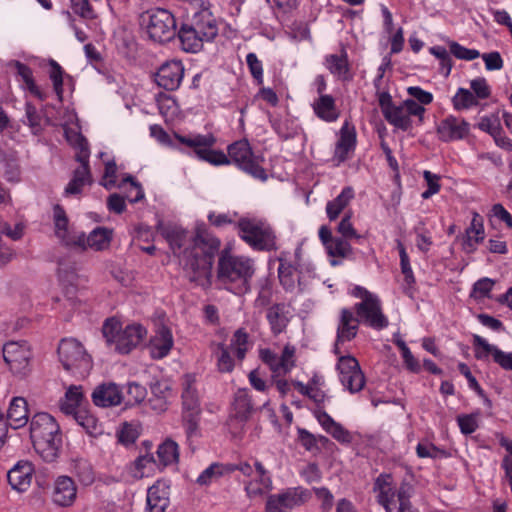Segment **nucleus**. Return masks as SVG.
Returning a JSON list of instances; mask_svg holds the SVG:
<instances>
[{
	"label": "nucleus",
	"mask_w": 512,
	"mask_h": 512,
	"mask_svg": "<svg viewBox=\"0 0 512 512\" xmlns=\"http://www.w3.org/2000/svg\"><path fill=\"white\" fill-rule=\"evenodd\" d=\"M157 229L179 257L190 280L198 281L210 274L214 255L221 244L218 238L209 234L205 228H198L190 243L191 237L181 226L159 222Z\"/></svg>",
	"instance_id": "nucleus-1"
},
{
	"label": "nucleus",
	"mask_w": 512,
	"mask_h": 512,
	"mask_svg": "<svg viewBox=\"0 0 512 512\" xmlns=\"http://www.w3.org/2000/svg\"><path fill=\"white\" fill-rule=\"evenodd\" d=\"M174 138L179 144L190 148L198 160L213 166H224L234 163L241 170L256 179L265 181L267 178L266 172L262 167V156L255 155L249 142L245 139L229 145L228 155H226L223 151L214 149L216 137L211 133H190L187 135L176 133Z\"/></svg>",
	"instance_id": "nucleus-2"
},
{
	"label": "nucleus",
	"mask_w": 512,
	"mask_h": 512,
	"mask_svg": "<svg viewBox=\"0 0 512 512\" xmlns=\"http://www.w3.org/2000/svg\"><path fill=\"white\" fill-rule=\"evenodd\" d=\"M188 20L184 23L178 37L185 52L197 53L205 42H211L218 34V22L211 12L208 0H183Z\"/></svg>",
	"instance_id": "nucleus-3"
},
{
	"label": "nucleus",
	"mask_w": 512,
	"mask_h": 512,
	"mask_svg": "<svg viewBox=\"0 0 512 512\" xmlns=\"http://www.w3.org/2000/svg\"><path fill=\"white\" fill-rule=\"evenodd\" d=\"M30 437L36 452L47 462L54 461L62 446L59 424L48 413L35 414L30 421Z\"/></svg>",
	"instance_id": "nucleus-4"
},
{
	"label": "nucleus",
	"mask_w": 512,
	"mask_h": 512,
	"mask_svg": "<svg viewBox=\"0 0 512 512\" xmlns=\"http://www.w3.org/2000/svg\"><path fill=\"white\" fill-rule=\"evenodd\" d=\"M255 272L254 262L246 256L222 252L218 262V278L236 294L246 293Z\"/></svg>",
	"instance_id": "nucleus-5"
},
{
	"label": "nucleus",
	"mask_w": 512,
	"mask_h": 512,
	"mask_svg": "<svg viewBox=\"0 0 512 512\" xmlns=\"http://www.w3.org/2000/svg\"><path fill=\"white\" fill-rule=\"evenodd\" d=\"M377 98L381 112L386 121L397 129L407 131L412 127V118L423 121L425 107L418 105L414 100H404L395 104L388 92H377Z\"/></svg>",
	"instance_id": "nucleus-6"
},
{
	"label": "nucleus",
	"mask_w": 512,
	"mask_h": 512,
	"mask_svg": "<svg viewBox=\"0 0 512 512\" xmlns=\"http://www.w3.org/2000/svg\"><path fill=\"white\" fill-rule=\"evenodd\" d=\"M374 489L378 493V502L386 512H418L410 502L414 489L409 483L403 482L396 488L390 475H380Z\"/></svg>",
	"instance_id": "nucleus-7"
},
{
	"label": "nucleus",
	"mask_w": 512,
	"mask_h": 512,
	"mask_svg": "<svg viewBox=\"0 0 512 512\" xmlns=\"http://www.w3.org/2000/svg\"><path fill=\"white\" fill-rule=\"evenodd\" d=\"M102 333L109 346L120 354H128L145 339L147 329L139 323L122 328L118 320L110 318L104 322Z\"/></svg>",
	"instance_id": "nucleus-8"
},
{
	"label": "nucleus",
	"mask_w": 512,
	"mask_h": 512,
	"mask_svg": "<svg viewBox=\"0 0 512 512\" xmlns=\"http://www.w3.org/2000/svg\"><path fill=\"white\" fill-rule=\"evenodd\" d=\"M239 471L240 482L248 499L253 500L269 494L273 490V480L270 472L263 464L255 460L253 464L241 461L232 467Z\"/></svg>",
	"instance_id": "nucleus-9"
},
{
	"label": "nucleus",
	"mask_w": 512,
	"mask_h": 512,
	"mask_svg": "<svg viewBox=\"0 0 512 512\" xmlns=\"http://www.w3.org/2000/svg\"><path fill=\"white\" fill-rule=\"evenodd\" d=\"M195 382V376L187 374L182 383V425L189 442L201 436L199 427L201 407Z\"/></svg>",
	"instance_id": "nucleus-10"
},
{
	"label": "nucleus",
	"mask_w": 512,
	"mask_h": 512,
	"mask_svg": "<svg viewBox=\"0 0 512 512\" xmlns=\"http://www.w3.org/2000/svg\"><path fill=\"white\" fill-rule=\"evenodd\" d=\"M67 141L76 149V160L80 166L74 171L73 178L67 184L65 193L67 195H77L81 193L83 187L91 182L89 170L90 151L87 140L74 130H65Z\"/></svg>",
	"instance_id": "nucleus-11"
},
{
	"label": "nucleus",
	"mask_w": 512,
	"mask_h": 512,
	"mask_svg": "<svg viewBox=\"0 0 512 512\" xmlns=\"http://www.w3.org/2000/svg\"><path fill=\"white\" fill-rule=\"evenodd\" d=\"M140 24L155 42L171 40L176 33L174 15L164 8H151L140 15Z\"/></svg>",
	"instance_id": "nucleus-12"
},
{
	"label": "nucleus",
	"mask_w": 512,
	"mask_h": 512,
	"mask_svg": "<svg viewBox=\"0 0 512 512\" xmlns=\"http://www.w3.org/2000/svg\"><path fill=\"white\" fill-rule=\"evenodd\" d=\"M58 356L64 369L76 377L84 378L92 369L90 355L76 339H63L58 346Z\"/></svg>",
	"instance_id": "nucleus-13"
},
{
	"label": "nucleus",
	"mask_w": 512,
	"mask_h": 512,
	"mask_svg": "<svg viewBox=\"0 0 512 512\" xmlns=\"http://www.w3.org/2000/svg\"><path fill=\"white\" fill-rule=\"evenodd\" d=\"M240 237L253 249L270 251L276 248V236L270 224L260 218H242L238 222Z\"/></svg>",
	"instance_id": "nucleus-14"
},
{
	"label": "nucleus",
	"mask_w": 512,
	"mask_h": 512,
	"mask_svg": "<svg viewBox=\"0 0 512 512\" xmlns=\"http://www.w3.org/2000/svg\"><path fill=\"white\" fill-rule=\"evenodd\" d=\"M352 295L362 300L355 306L360 322L377 330L388 326V319L382 313L380 300L375 294L356 286L352 290Z\"/></svg>",
	"instance_id": "nucleus-15"
},
{
	"label": "nucleus",
	"mask_w": 512,
	"mask_h": 512,
	"mask_svg": "<svg viewBox=\"0 0 512 512\" xmlns=\"http://www.w3.org/2000/svg\"><path fill=\"white\" fill-rule=\"evenodd\" d=\"M3 358L14 374H25L31 360V348L27 341H8L3 345Z\"/></svg>",
	"instance_id": "nucleus-16"
},
{
	"label": "nucleus",
	"mask_w": 512,
	"mask_h": 512,
	"mask_svg": "<svg viewBox=\"0 0 512 512\" xmlns=\"http://www.w3.org/2000/svg\"><path fill=\"white\" fill-rule=\"evenodd\" d=\"M339 380L345 390L354 394L361 391L365 385V376L356 358L347 355L340 356L337 363Z\"/></svg>",
	"instance_id": "nucleus-17"
},
{
	"label": "nucleus",
	"mask_w": 512,
	"mask_h": 512,
	"mask_svg": "<svg viewBox=\"0 0 512 512\" xmlns=\"http://www.w3.org/2000/svg\"><path fill=\"white\" fill-rule=\"evenodd\" d=\"M472 343L476 359L485 361L492 358L502 369L512 371V352H505L476 334L473 335Z\"/></svg>",
	"instance_id": "nucleus-18"
},
{
	"label": "nucleus",
	"mask_w": 512,
	"mask_h": 512,
	"mask_svg": "<svg viewBox=\"0 0 512 512\" xmlns=\"http://www.w3.org/2000/svg\"><path fill=\"white\" fill-rule=\"evenodd\" d=\"M295 347L286 345L279 356L270 349L260 350L261 360L269 366L273 377L286 375L295 366Z\"/></svg>",
	"instance_id": "nucleus-19"
},
{
	"label": "nucleus",
	"mask_w": 512,
	"mask_h": 512,
	"mask_svg": "<svg viewBox=\"0 0 512 512\" xmlns=\"http://www.w3.org/2000/svg\"><path fill=\"white\" fill-rule=\"evenodd\" d=\"M295 347L286 345L279 356L270 349L260 350L261 360L269 366L273 377L286 375L295 366Z\"/></svg>",
	"instance_id": "nucleus-20"
},
{
	"label": "nucleus",
	"mask_w": 512,
	"mask_h": 512,
	"mask_svg": "<svg viewBox=\"0 0 512 512\" xmlns=\"http://www.w3.org/2000/svg\"><path fill=\"white\" fill-rule=\"evenodd\" d=\"M183 76L184 67L182 62L170 60L159 67L155 75V81L160 87L173 91L180 86Z\"/></svg>",
	"instance_id": "nucleus-21"
},
{
	"label": "nucleus",
	"mask_w": 512,
	"mask_h": 512,
	"mask_svg": "<svg viewBox=\"0 0 512 512\" xmlns=\"http://www.w3.org/2000/svg\"><path fill=\"white\" fill-rule=\"evenodd\" d=\"M470 132V124L464 119L448 116L440 121L437 126V134L444 142L464 139Z\"/></svg>",
	"instance_id": "nucleus-22"
},
{
	"label": "nucleus",
	"mask_w": 512,
	"mask_h": 512,
	"mask_svg": "<svg viewBox=\"0 0 512 512\" xmlns=\"http://www.w3.org/2000/svg\"><path fill=\"white\" fill-rule=\"evenodd\" d=\"M77 498V486L72 478L59 476L55 479L52 488V502L59 507L73 505Z\"/></svg>",
	"instance_id": "nucleus-23"
},
{
	"label": "nucleus",
	"mask_w": 512,
	"mask_h": 512,
	"mask_svg": "<svg viewBox=\"0 0 512 512\" xmlns=\"http://www.w3.org/2000/svg\"><path fill=\"white\" fill-rule=\"evenodd\" d=\"M313 415L322 429L330 434L336 441L341 444H350L352 442V434L339 422H336L326 411L317 408L313 411Z\"/></svg>",
	"instance_id": "nucleus-24"
},
{
	"label": "nucleus",
	"mask_w": 512,
	"mask_h": 512,
	"mask_svg": "<svg viewBox=\"0 0 512 512\" xmlns=\"http://www.w3.org/2000/svg\"><path fill=\"white\" fill-rule=\"evenodd\" d=\"M93 403L98 407H113L121 404L123 400V394L120 387L113 383H103L98 385L92 395Z\"/></svg>",
	"instance_id": "nucleus-25"
},
{
	"label": "nucleus",
	"mask_w": 512,
	"mask_h": 512,
	"mask_svg": "<svg viewBox=\"0 0 512 512\" xmlns=\"http://www.w3.org/2000/svg\"><path fill=\"white\" fill-rule=\"evenodd\" d=\"M112 240V230L97 227L92 230L88 236L84 233H79L75 245L83 249H92L101 251L109 247Z\"/></svg>",
	"instance_id": "nucleus-26"
},
{
	"label": "nucleus",
	"mask_w": 512,
	"mask_h": 512,
	"mask_svg": "<svg viewBox=\"0 0 512 512\" xmlns=\"http://www.w3.org/2000/svg\"><path fill=\"white\" fill-rule=\"evenodd\" d=\"M34 468L29 461H19L8 471L7 478L11 487L18 491H26L32 481Z\"/></svg>",
	"instance_id": "nucleus-27"
},
{
	"label": "nucleus",
	"mask_w": 512,
	"mask_h": 512,
	"mask_svg": "<svg viewBox=\"0 0 512 512\" xmlns=\"http://www.w3.org/2000/svg\"><path fill=\"white\" fill-rule=\"evenodd\" d=\"M174 345L172 332L166 326H160L149 342V352L152 358L162 359L166 357Z\"/></svg>",
	"instance_id": "nucleus-28"
},
{
	"label": "nucleus",
	"mask_w": 512,
	"mask_h": 512,
	"mask_svg": "<svg viewBox=\"0 0 512 512\" xmlns=\"http://www.w3.org/2000/svg\"><path fill=\"white\" fill-rule=\"evenodd\" d=\"M169 503V485L165 481H156L147 491L146 512H165Z\"/></svg>",
	"instance_id": "nucleus-29"
},
{
	"label": "nucleus",
	"mask_w": 512,
	"mask_h": 512,
	"mask_svg": "<svg viewBox=\"0 0 512 512\" xmlns=\"http://www.w3.org/2000/svg\"><path fill=\"white\" fill-rule=\"evenodd\" d=\"M53 222L56 237L66 245H75L78 234L70 227L67 215L59 205L53 207Z\"/></svg>",
	"instance_id": "nucleus-30"
},
{
	"label": "nucleus",
	"mask_w": 512,
	"mask_h": 512,
	"mask_svg": "<svg viewBox=\"0 0 512 512\" xmlns=\"http://www.w3.org/2000/svg\"><path fill=\"white\" fill-rule=\"evenodd\" d=\"M356 144L355 128L347 121L340 129V137L336 144L334 157L340 163L345 161L351 152H353Z\"/></svg>",
	"instance_id": "nucleus-31"
},
{
	"label": "nucleus",
	"mask_w": 512,
	"mask_h": 512,
	"mask_svg": "<svg viewBox=\"0 0 512 512\" xmlns=\"http://www.w3.org/2000/svg\"><path fill=\"white\" fill-rule=\"evenodd\" d=\"M29 411L26 399L14 397L9 404L7 411V423L13 429L24 427L28 423Z\"/></svg>",
	"instance_id": "nucleus-32"
},
{
	"label": "nucleus",
	"mask_w": 512,
	"mask_h": 512,
	"mask_svg": "<svg viewBox=\"0 0 512 512\" xmlns=\"http://www.w3.org/2000/svg\"><path fill=\"white\" fill-rule=\"evenodd\" d=\"M359 320L354 318L351 311L343 309L341 311V317L337 328V340L335 346V352L338 353V346L341 343L352 340L358 330Z\"/></svg>",
	"instance_id": "nucleus-33"
},
{
	"label": "nucleus",
	"mask_w": 512,
	"mask_h": 512,
	"mask_svg": "<svg viewBox=\"0 0 512 512\" xmlns=\"http://www.w3.org/2000/svg\"><path fill=\"white\" fill-rule=\"evenodd\" d=\"M472 215L470 226L466 229V235L463 241V249L467 253L474 252L477 245L481 243L485 237L482 217L477 212H473Z\"/></svg>",
	"instance_id": "nucleus-34"
},
{
	"label": "nucleus",
	"mask_w": 512,
	"mask_h": 512,
	"mask_svg": "<svg viewBox=\"0 0 512 512\" xmlns=\"http://www.w3.org/2000/svg\"><path fill=\"white\" fill-rule=\"evenodd\" d=\"M290 316V309L284 304H276L268 309L266 317L274 335H278L285 330Z\"/></svg>",
	"instance_id": "nucleus-35"
},
{
	"label": "nucleus",
	"mask_w": 512,
	"mask_h": 512,
	"mask_svg": "<svg viewBox=\"0 0 512 512\" xmlns=\"http://www.w3.org/2000/svg\"><path fill=\"white\" fill-rule=\"evenodd\" d=\"M295 263L298 268L299 292H304L309 289L315 278V269L310 261L303 258L300 248L295 250Z\"/></svg>",
	"instance_id": "nucleus-36"
},
{
	"label": "nucleus",
	"mask_w": 512,
	"mask_h": 512,
	"mask_svg": "<svg viewBox=\"0 0 512 512\" xmlns=\"http://www.w3.org/2000/svg\"><path fill=\"white\" fill-rule=\"evenodd\" d=\"M158 469V463L152 454L139 456L133 463L128 466V473L133 479H141L150 477L155 474Z\"/></svg>",
	"instance_id": "nucleus-37"
},
{
	"label": "nucleus",
	"mask_w": 512,
	"mask_h": 512,
	"mask_svg": "<svg viewBox=\"0 0 512 512\" xmlns=\"http://www.w3.org/2000/svg\"><path fill=\"white\" fill-rule=\"evenodd\" d=\"M312 108L316 116L326 122H333L339 116L335 100L330 95H319L312 103Z\"/></svg>",
	"instance_id": "nucleus-38"
},
{
	"label": "nucleus",
	"mask_w": 512,
	"mask_h": 512,
	"mask_svg": "<svg viewBox=\"0 0 512 512\" xmlns=\"http://www.w3.org/2000/svg\"><path fill=\"white\" fill-rule=\"evenodd\" d=\"M275 495L283 503L284 508L289 510L305 504L311 498L310 491L303 487L287 488Z\"/></svg>",
	"instance_id": "nucleus-39"
},
{
	"label": "nucleus",
	"mask_w": 512,
	"mask_h": 512,
	"mask_svg": "<svg viewBox=\"0 0 512 512\" xmlns=\"http://www.w3.org/2000/svg\"><path fill=\"white\" fill-rule=\"evenodd\" d=\"M83 399L84 395L82 387L71 385L67 388L64 396L60 399L59 408L64 414L71 415L80 409Z\"/></svg>",
	"instance_id": "nucleus-40"
},
{
	"label": "nucleus",
	"mask_w": 512,
	"mask_h": 512,
	"mask_svg": "<svg viewBox=\"0 0 512 512\" xmlns=\"http://www.w3.org/2000/svg\"><path fill=\"white\" fill-rule=\"evenodd\" d=\"M297 264H290L283 258H280L278 268L279 280L285 290L290 292H299V284L297 279Z\"/></svg>",
	"instance_id": "nucleus-41"
},
{
	"label": "nucleus",
	"mask_w": 512,
	"mask_h": 512,
	"mask_svg": "<svg viewBox=\"0 0 512 512\" xmlns=\"http://www.w3.org/2000/svg\"><path fill=\"white\" fill-rule=\"evenodd\" d=\"M158 466L176 465L179 461V445L171 438H166L157 448Z\"/></svg>",
	"instance_id": "nucleus-42"
},
{
	"label": "nucleus",
	"mask_w": 512,
	"mask_h": 512,
	"mask_svg": "<svg viewBox=\"0 0 512 512\" xmlns=\"http://www.w3.org/2000/svg\"><path fill=\"white\" fill-rule=\"evenodd\" d=\"M354 189L350 186L344 187L341 193L326 205V213L330 220H335L339 214L348 206L354 198Z\"/></svg>",
	"instance_id": "nucleus-43"
},
{
	"label": "nucleus",
	"mask_w": 512,
	"mask_h": 512,
	"mask_svg": "<svg viewBox=\"0 0 512 512\" xmlns=\"http://www.w3.org/2000/svg\"><path fill=\"white\" fill-rule=\"evenodd\" d=\"M327 254L331 257L330 263L332 266H337L341 263V259L348 258L352 254V247L347 240L336 237L330 240L325 247Z\"/></svg>",
	"instance_id": "nucleus-44"
},
{
	"label": "nucleus",
	"mask_w": 512,
	"mask_h": 512,
	"mask_svg": "<svg viewBox=\"0 0 512 512\" xmlns=\"http://www.w3.org/2000/svg\"><path fill=\"white\" fill-rule=\"evenodd\" d=\"M397 248L400 256L401 272L404 275L403 289L406 294L411 295V289L415 283V278L410 265L409 256L404 245L400 241L397 242Z\"/></svg>",
	"instance_id": "nucleus-45"
},
{
	"label": "nucleus",
	"mask_w": 512,
	"mask_h": 512,
	"mask_svg": "<svg viewBox=\"0 0 512 512\" xmlns=\"http://www.w3.org/2000/svg\"><path fill=\"white\" fill-rule=\"evenodd\" d=\"M233 411L235 417L240 420H245L248 418L252 411V404L247 389H239L235 393Z\"/></svg>",
	"instance_id": "nucleus-46"
},
{
	"label": "nucleus",
	"mask_w": 512,
	"mask_h": 512,
	"mask_svg": "<svg viewBox=\"0 0 512 512\" xmlns=\"http://www.w3.org/2000/svg\"><path fill=\"white\" fill-rule=\"evenodd\" d=\"M234 353L228 346L224 344H217L213 350V354L216 357L217 368L220 372H231L234 369V359L232 358Z\"/></svg>",
	"instance_id": "nucleus-47"
},
{
	"label": "nucleus",
	"mask_w": 512,
	"mask_h": 512,
	"mask_svg": "<svg viewBox=\"0 0 512 512\" xmlns=\"http://www.w3.org/2000/svg\"><path fill=\"white\" fill-rule=\"evenodd\" d=\"M157 104L160 114L166 121H174L178 117L180 109L173 97L169 95H159Z\"/></svg>",
	"instance_id": "nucleus-48"
},
{
	"label": "nucleus",
	"mask_w": 512,
	"mask_h": 512,
	"mask_svg": "<svg viewBox=\"0 0 512 512\" xmlns=\"http://www.w3.org/2000/svg\"><path fill=\"white\" fill-rule=\"evenodd\" d=\"M452 105L456 111H463L478 105V101L470 90L459 88L452 97Z\"/></svg>",
	"instance_id": "nucleus-49"
},
{
	"label": "nucleus",
	"mask_w": 512,
	"mask_h": 512,
	"mask_svg": "<svg viewBox=\"0 0 512 512\" xmlns=\"http://www.w3.org/2000/svg\"><path fill=\"white\" fill-rule=\"evenodd\" d=\"M71 415L74 417L75 421L89 434H96L98 432V420L88 411L79 409L76 411V413Z\"/></svg>",
	"instance_id": "nucleus-50"
},
{
	"label": "nucleus",
	"mask_w": 512,
	"mask_h": 512,
	"mask_svg": "<svg viewBox=\"0 0 512 512\" xmlns=\"http://www.w3.org/2000/svg\"><path fill=\"white\" fill-rule=\"evenodd\" d=\"M226 471L227 469L223 465L213 463L201 472L197 478V483L200 485H209L217 481Z\"/></svg>",
	"instance_id": "nucleus-51"
},
{
	"label": "nucleus",
	"mask_w": 512,
	"mask_h": 512,
	"mask_svg": "<svg viewBox=\"0 0 512 512\" xmlns=\"http://www.w3.org/2000/svg\"><path fill=\"white\" fill-rule=\"evenodd\" d=\"M229 348L236 354L239 360H242L248 350V334L242 329L237 330L234 333Z\"/></svg>",
	"instance_id": "nucleus-52"
},
{
	"label": "nucleus",
	"mask_w": 512,
	"mask_h": 512,
	"mask_svg": "<svg viewBox=\"0 0 512 512\" xmlns=\"http://www.w3.org/2000/svg\"><path fill=\"white\" fill-rule=\"evenodd\" d=\"M477 127L488 134H490L498 143V136L500 135L501 126L499 118L495 115L484 116L480 119Z\"/></svg>",
	"instance_id": "nucleus-53"
},
{
	"label": "nucleus",
	"mask_w": 512,
	"mask_h": 512,
	"mask_svg": "<svg viewBox=\"0 0 512 512\" xmlns=\"http://www.w3.org/2000/svg\"><path fill=\"white\" fill-rule=\"evenodd\" d=\"M105 170L103 177L100 181V184L106 188L107 190H111L115 187H118L119 183L117 182V166L113 159H108L104 161Z\"/></svg>",
	"instance_id": "nucleus-54"
},
{
	"label": "nucleus",
	"mask_w": 512,
	"mask_h": 512,
	"mask_svg": "<svg viewBox=\"0 0 512 512\" xmlns=\"http://www.w3.org/2000/svg\"><path fill=\"white\" fill-rule=\"evenodd\" d=\"M147 396V390L144 386L131 382L127 385V402L129 406L140 404Z\"/></svg>",
	"instance_id": "nucleus-55"
},
{
	"label": "nucleus",
	"mask_w": 512,
	"mask_h": 512,
	"mask_svg": "<svg viewBox=\"0 0 512 512\" xmlns=\"http://www.w3.org/2000/svg\"><path fill=\"white\" fill-rule=\"evenodd\" d=\"M326 67L339 77L345 76L348 71L347 59L343 55H330L326 58Z\"/></svg>",
	"instance_id": "nucleus-56"
},
{
	"label": "nucleus",
	"mask_w": 512,
	"mask_h": 512,
	"mask_svg": "<svg viewBox=\"0 0 512 512\" xmlns=\"http://www.w3.org/2000/svg\"><path fill=\"white\" fill-rule=\"evenodd\" d=\"M51 65V71H50V79L53 84V89L59 99V101H62L63 98V70L60 67V65L52 60L50 62Z\"/></svg>",
	"instance_id": "nucleus-57"
},
{
	"label": "nucleus",
	"mask_w": 512,
	"mask_h": 512,
	"mask_svg": "<svg viewBox=\"0 0 512 512\" xmlns=\"http://www.w3.org/2000/svg\"><path fill=\"white\" fill-rule=\"evenodd\" d=\"M423 178L426 181L427 189L422 192L421 197L423 199H429L440 191V176L425 170L423 172Z\"/></svg>",
	"instance_id": "nucleus-58"
},
{
	"label": "nucleus",
	"mask_w": 512,
	"mask_h": 512,
	"mask_svg": "<svg viewBox=\"0 0 512 512\" xmlns=\"http://www.w3.org/2000/svg\"><path fill=\"white\" fill-rule=\"evenodd\" d=\"M126 183H130V190L128 191L126 197L132 202L136 203L144 198V191L139 183L134 181L131 176H126L119 182L118 187L123 188Z\"/></svg>",
	"instance_id": "nucleus-59"
},
{
	"label": "nucleus",
	"mask_w": 512,
	"mask_h": 512,
	"mask_svg": "<svg viewBox=\"0 0 512 512\" xmlns=\"http://www.w3.org/2000/svg\"><path fill=\"white\" fill-rule=\"evenodd\" d=\"M480 413L464 414L457 417L459 428L463 434H472L478 428Z\"/></svg>",
	"instance_id": "nucleus-60"
},
{
	"label": "nucleus",
	"mask_w": 512,
	"mask_h": 512,
	"mask_svg": "<svg viewBox=\"0 0 512 512\" xmlns=\"http://www.w3.org/2000/svg\"><path fill=\"white\" fill-rule=\"evenodd\" d=\"M495 282L494 280L484 277L476 281L473 285L471 296L475 299H482L489 296Z\"/></svg>",
	"instance_id": "nucleus-61"
},
{
	"label": "nucleus",
	"mask_w": 512,
	"mask_h": 512,
	"mask_svg": "<svg viewBox=\"0 0 512 512\" xmlns=\"http://www.w3.org/2000/svg\"><path fill=\"white\" fill-rule=\"evenodd\" d=\"M417 456L420 458H439L444 455V451L428 441L419 442L416 447Z\"/></svg>",
	"instance_id": "nucleus-62"
},
{
	"label": "nucleus",
	"mask_w": 512,
	"mask_h": 512,
	"mask_svg": "<svg viewBox=\"0 0 512 512\" xmlns=\"http://www.w3.org/2000/svg\"><path fill=\"white\" fill-rule=\"evenodd\" d=\"M407 93L411 97L409 100H414L418 105L424 107L433 101V94L423 90L419 86H410L407 88Z\"/></svg>",
	"instance_id": "nucleus-63"
},
{
	"label": "nucleus",
	"mask_w": 512,
	"mask_h": 512,
	"mask_svg": "<svg viewBox=\"0 0 512 512\" xmlns=\"http://www.w3.org/2000/svg\"><path fill=\"white\" fill-rule=\"evenodd\" d=\"M470 88L477 101L487 99L491 94L490 86L485 78H476L471 80Z\"/></svg>",
	"instance_id": "nucleus-64"
}]
</instances>
